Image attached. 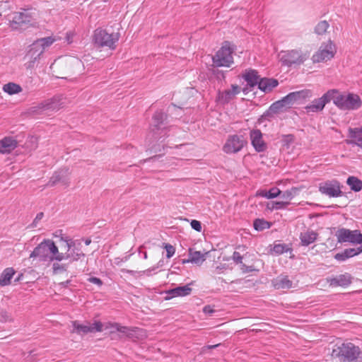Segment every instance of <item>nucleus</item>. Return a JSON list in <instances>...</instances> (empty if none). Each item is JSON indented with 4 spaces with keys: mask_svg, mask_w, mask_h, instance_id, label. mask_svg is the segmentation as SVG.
I'll return each mask as SVG.
<instances>
[{
    "mask_svg": "<svg viewBox=\"0 0 362 362\" xmlns=\"http://www.w3.org/2000/svg\"><path fill=\"white\" fill-rule=\"evenodd\" d=\"M250 137L251 144L257 152L261 153L266 151L267 146L263 140V135L259 129H256L251 130Z\"/></svg>",
    "mask_w": 362,
    "mask_h": 362,
    "instance_id": "15",
    "label": "nucleus"
},
{
    "mask_svg": "<svg viewBox=\"0 0 362 362\" xmlns=\"http://www.w3.org/2000/svg\"><path fill=\"white\" fill-rule=\"evenodd\" d=\"M240 269L243 273H248L255 271V269L254 268L253 266H247L245 264H242V265L240 266Z\"/></svg>",
    "mask_w": 362,
    "mask_h": 362,
    "instance_id": "50",
    "label": "nucleus"
},
{
    "mask_svg": "<svg viewBox=\"0 0 362 362\" xmlns=\"http://www.w3.org/2000/svg\"><path fill=\"white\" fill-rule=\"evenodd\" d=\"M15 274L16 271L13 267L6 268L0 274V286L9 285L11 284V280Z\"/></svg>",
    "mask_w": 362,
    "mask_h": 362,
    "instance_id": "30",
    "label": "nucleus"
},
{
    "mask_svg": "<svg viewBox=\"0 0 362 362\" xmlns=\"http://www.w3.org/2000/svg\"><path fill=\"white\" fill-rule=\"evenodd\" d=\"M192 291V289L189 284L182 286H177L166 291L167 296L165 297V299L169 300L175 297L187 296L191 293Z\"/></svg>",
    "mask_w": 362,
    "mask_h": 362,
    "instance_id": "20",
    "label": "nucleus"
},
{
    "mask_svg": "<svg viewBox=\"0 0 362 362\" xmlns=\"http://www.w3.org/2000/svg\"><path fill=\"white\" fill-rule=\"evenodd\" d=\"M253 226L256 230L262 231L264 229L269 228L271 223L264 219L257 218L254 221Z\"/></svg>",
    "mask_w": 362,
    "mask_h": 362,
    "instance_id": "39",
    "label": "nucleus"
},
{
    "mask_svg": "<svg viewBox=\"0 0 362 362\" xmlns=\"http://www.w3.org/2000/svg\"><path fill=\"white\" fill-rule=\"evenodd\" d=\"M279 196L284 199L290 200L292 198V193L291 192L287 190L285 192H281V194Z\"/></svg>",
    "mask_w": 362,
    "mask_h": 362,
    "instance_id": "54",
    "label": "nucleus"
},
{
    "mask_svg": "<svg viewBox=\"0 0 362 362\" xmlns=\"http://www.w3.org/2000/svg\"><path fill=\"white\" fill-rule=\"evenodd\" d=\"M361 349L353 343H342L341 345L335 346L332 349L331 356L340 361L356 362Z\"/></svg>",
    "mask_w": 362,
    "mask_h": 362,
    "instance_id": "2",
    "label": "nucleus"
},
{
    "mask_svg": "<svg viewBox=\"0 0 362 362\" xmlns=\"http://www.w3.org/2000/svg\"><path fill=\"white\" fill-rule=\"evenodd\" d=\"M43 216H44V214L42 212L38 213L36 215L34 221H33V223L31 224V226L33 227V228L36 227L37 225V223L43 218Z\"/></svg>",
    "mask_w": 362,
    "mask_h": 362,
    "instance_id": "51",
    "label": "nucleus"
},
{
    "mask_svg": "<svg viewBox=\"0 0 362 362\" xmlns=\"http://www.w3.org/2000/svg\"><path fill=\"white\" fill-rule=\"evenodd\" d=\"M62 180V177L59 173H55L49 179L47 186L53 187Z\"/></svg>",
    "mask_w": 362,
    "mask_h": 362,
    "instance_id": "45",
    "label": "nucleus"
},
{
    "mask_svg": "<svg viewBox=\"0 0 362 362\" xmlns=\"http://www.w3.org/2000/svg\"><path fill=\"white\" fill-rule=\"evenodd\" d=\"M332 93L327 92L321 98L315 99L310 105L305 107L307 113L318 112L322 111L325 105L329 103V97Z\"/></svg>",
    "mask_w": 362,
    "mask_h": 362,
    "instance_id": "17",
    "label": "nucleus"
},
{
    "mask_svg": "<svg viewBox=\"0 0 362 362\" xmlns=\"http://www.w3.org/2000/svg\"><path fill=\"white\" fill-rule=\"evenodd\" d=\"M247 143L243 135H229L223 146V151L227 154L236 153L240 151Z\"/></svg>",
    "mask_w": 362,
    "mask_h": 362,
    "instance_id": "8",
    "label": "nucleus"
},
{
    "mask_svg": "<svg viewBox=\"0 0 362 362\" xmlns=\"http://www.w3.org/2000/svg\"><path fill=\"white\" fill-rule=\"evenodd\" d=\"M347 185L354 192H359L362 189V181L354 176H350L346 180Z\"/></svg>",
    "mask_w": 362,
    "mask_h": 362,
    "instance_id": "35",
    "label": "nucleus"
},
{
    "mask_svg": "<svg viewBox=\"0 0 362 362\" xmlns=\"http://www.w3.org/2000/svg\"><path fill=\"white\" fill-rule=\"evenodd\" d=\"M319 190L322 194L330 197H339L342 193L339 182L336 180L328 181L321 184L319 187Z\"/></svg>",
    "mask_w": 362,
    "mask_h": 362,
    "instance_id": "13",
    "label": "nucleus"
},
{
    "mask_svg": "<svg viewBox=\"0 0 362 362\" xmlns=\"http://www.w3.org/2000/svg\"><path fill=\"white\" fill-rule=\"evenodd\" d=\"M62 240L66 242L67 246V252H69L72 249L80 250L81 242L80 240H74L69 238H62Z\"/></svg>",
    "mask_w": 362,
    "mask_h": 362,
    "instance_id": "40",
    "label": "nucleus"
},
{
    "mask_svg": "<svg viewBox=\"0 0 362 362\" xmlns=\"http://www.w3.org/2000/svg\"><path fill=\"white\" fill-rule=\"evenodd\" d=\"M288 250L286 244H276L273 247V252L276 255H281Z\"/></svg>",
    "mask_w": 362,
    "mask_h": 362,
    "instance_id": "44",
    "label": "nucleus"
},
{
    "mask_svg": "<svg viewBox=\"0 0 362 362\" xmlns=\"http://www.w3.org/2000/svg\"><path fill=\"white\" fill-rule=\"evenodd\" d=\"M334 54V45L331 41H329L325 47L321 46L319 50L313 55L312 61L313 63L327 62L333 58Z\"/></svg>",
    "mask_w": 362,
    "mask_h": 362,
    "instance_id": "11",
    "label": "nucleus"
},
{
    "mask_svg": "<svg viewBox=\"0 0 362 362\" xmlns=\"http://www.w3.org/2000/svg\"><path fill=\"white\" fill-rule=\"evenodd\" d=\"M209 252L202 253L200 251H194L192 249L189 250V259L188 262L192 263H194L197 264H202L206 259V255H208Z\"/></svg>",
    "mask_w": 362,
    "mask_h": 362,
    "instance_id": "31",
    "label": "nucleus"
},
{
    "mask_svg": "<svg viewBox=\"0 0 362 362\" xmlns=\"http://www.w3.org/2000/svg\"><path fill=\"white\" fill-rule=\"evenodd\" d=\"M291 105L288 103V100L286 99L285 96L281 100L274 103L270 106V110L274 113H277L282 111L284 108L290 107Z\"/></svg>",
    "mask_w": 362,
    "mask_h": 362,
    "instance_id": "33",
    "label": "nucleus"
},
{
    "mask_svg": "<svg viewBox=\"0 0 362 362\" xmlns=\"http://www.w3.org/2000/svg\"><path fill=\"white\" fill-rule=\"evenodd\" d=\"M327 92L332 93L329 97L328 98L329 102L332 100L334 104L337 107H339L340 110H344L346 95L341 93L339 90L336 89L329 90Z\"/></svg>",
    "mask_w": 362,
    "mask_h": 362,
    "instance_id": "21",
    "label": "nucleus"
},
{
    "mask_svg": "<svg viewBox=\"0 0 362 362\" xmlns=\"http://www.w3.org/2000/svg\"><path fill=\"white\" fill-rule=\"evenodd\" d=\"M259 194L267 199H274L281 194V191L277 187H273L268 191L262 190Z\"/></svg>",
    "mask_w": 362,
    "mask_h": 362,
    "instance_id": "38",
    "label": "nucleus"
},
{
    "mask_svg": "<svg viewBox=\"0 0 362 362\" xmlns=\"http://www.w3.org/2000/svg\"><path fill=\"white\" fill-rule=\"evenodd\" d=\"M233 46L228 41L224 42L222 47L212 57L214 65L217 67H230L233 63Z\"/></svg>",
    "mask_w": 362,
    "mask_h": 362,
    "instance_id": "4",
    "label": "nucleus"
},
{
    "mask_svg": "<svg viewBox=\"0 0 362 362\" xmlns=\"http://www.w3.org/2000/svg\"><path fill=\"white\" fill-rule=\"evenodd\" d=\"M241 88L238 85H231L230 89L225 90L223 91H218L217 96V101L223 105L228 103L232 100L236 95L240 93Z\"/></svg>",
    "mask_w": 362,
    "mask_h": 362,
    "instance_id": "16",
    "label": "nucleus"
},
{
    "mask_svg": "<svg viewBox=\"0 0 362 362\" xmlns=\"http://www.w3.org/2000/svg\"><path fill=\"white\" fill-rule=\"evenodd\" d=\"M121 272L122 273H128V274H134L136 272L135 271L129 270V269H122Z\"/></svg>",
    "mask_w": 362,
    "mask_h": 362,
    "instance_id": "57",
    "label": "nucleus"
},
{
    "mask_svg": "<svg viewBox=\"0 0 362 362\" xmlns=\"http://www.w3.org/2000/svg\"><path fill=\"white\" fill-rule=\"evenodd\" d=\"M317 233L308 230L305 232L300 233L299 238L303 246H308L311 243H314L317 240Z\"/></svg>",
    "mask_w": 362,
    "mask_h": 362,
    "instance_id": "27",
    "label": "nucleus"
},
{
    "mask_svg": "<svg viewBox=\"0 0 362 362\" xmlns=\"http://www.w3.org/2000/svg\"><path fill=\"white\" fill-rule=\"evenodd\" d=\"M291 105L288 103V100L286 99L285 96L281 100L274 103L270 106V110L274 113H277L282 111L284 108L290 107Z\"/></svg>",
    "mask_w": 362,
    "mask_h": 362,
    "instance_id": "34",
    "label": "nucleus"
},
{
    "mask_svg": "<svg viewBox=\"0 0 362 362\" xmlns=\"http://www.w3.org/2000/svg\"><path fill=\"white\" fill-rule=\"evenodd\" d=\"M67 267L68 264H59L58 262H55L52 264V269L54 274L66 272L67 270Z\"/></svg>",
    "mask_w": 362,
    "mask_h": 362,
    "instance_id": "43",
    "label": "nucleus"
},
{
    "mask_svg": "<svg viewBox=\"0 0 362 362\" xmlns=\"http://www.w3.org/2000/svg\"><path fill=\"white\" fill-rule=\"evenodd\" d=\"M352 276L349 273H345L334 277L327 279L330 286L332 287H347L352 283Z\"/></svg>",
    "mask_w": 362,
    "mask_h": 362,
    "instance_id": "18",
    "label": "nucleus"
},
{
    "mask_svg": "<svg viewBox=\"0 0 362 362\" xmlns=\"http://www.w3.org/2000/svg\"><path fill=\"white\" fill-rule=\"evenodd\" d=\"M81 64V61H79L78 59H75L74 60V64L77 65V66H80Z\"/></svg>",
    "mask_w": 362,
    "mask_h": 362,
    "instance_id": "59",
    "label": "nucleus"
},
{
    "mask_svg": "<svg viewBox=\"0 0 362 362\" xmlns=\"http://www.w3.org/2000/svg\"><path fill=\"white\" fill-rule=\"evenodd\" d=\"M56 41L57 38L53 36L36 40L30 45L27 56L30 58L33 62H35L40 58L46 49L49 48Z\"/></svg>",
    "mask_w": 362,
    "mask_h": 362,
    "instance_id": "6",
    "label": "nucleus"
},
{
    "mask_svg": "<svg viewBox=\"0 0 362 362\" xmlns=\"http://www.w3.org/2000/svg\"><path fill=\"white\" fill-rule=\"evenodd\" d=\"M62 256V260L69 259V262H73L74 261L78 260L81 257H85V254L80 250H76L75 249H72L69 252L64 254L60 252Z\"/></svg>",
    "mask_w": 362,
    "mask_h": 362,
    "instance_id": "32",
    "label": "nucleus"
},
{
    "mask_svg": "<svg viewBox=\"0 0 362 362\" xmlns=\"http://www.w3.org/2000/svg\"><path fill=\"white\" fill-rule=\"evenodd\" d=\"M72 326L74 327L73 332H76L78 334H86L90 332V328H88V325H82L80 324L78 321H73Z\"/></svg>",
    "mask_w": 362,
    "mask_h": 362,
    "instance_id": "37",
    "label": "nucleus"
},
{
    "mask_svg": "<svg viewBox=\"0 0 362 362\" xmlns=\"http://www.w3.org/2000/svg\"><path fill=\"white\" fill-rule=\"evenodd\" d=\"M118 40V33H108L103 29H96L94 31L93 42L98 47H107L110 49H115Z\"/></svg>",
    "mask_w": 362,
    "mask_h": 362,
    "instance_id": "5",
    "label": "nucleus"
},
{
    "mask_svg": "<svg viewBox=\"0 0 362 362\" xmlns=\"http://www.w3.org/2000/svg\"><path fill=\"white\" fill-rule=\"evenodd\" d=\"M311 96V91L310 90H302L299 91L292 92L286 96V99L292 105L295 102L310 98Z\"/></svg>",
    "mask_w": 362,
    "mask_h": 362,
    "instance_id": "25",
    "label": "nucleus"
},
{
    "mask_svg": "<svg viewBox=\"0 0 362 362\" xmlns=\"http://www.w3.org/2000/svg\"><path fill=\"white\" fill-rule=\"evenodd\" d=\"M362 252V245L357 248H347L340 253L334 255V259L339 262L346 261L350 257H353Z\"/></svg>",
    "mask_w": 362,
    "mask_h": 362,
    "instance_id": "23",
    "label": "nucleus"
},
{
    "mask_svg": "<svg viewBox=\"0 0 362 362\" xmlns=\"http://www.w3.org/2000/svg\"><path fill=\"white\" fill-rule=\"evenodd\" d=\"M219 346H220V344H215V345L205 346V347H204V349H214L216 347H218Z\"/></svg>",
    "mask_w": 362,
    "mask_h": 362,
    "instance_id": "58",
    "label": "nucleus"
},
{
    "mask_svg": "<svg viewBox=\"0 0 362 362\" xmlns=\"http://www.w3.org/2000/svg\"><path fill=\"white\" fill-rule=\"evenodd\" d=\"M278 84V81L276 79L264 78L260 80V82H259L258 88L261 90L267 93L276 87Z\"/></svg>",
    "mask_w": 362,
    "mask_h": 362,
    "instance_id": "29",
    "label": "nucleus"
},
{
    "mask_svg": "<svg viewBox=\"0 0 362 362\" xmlns=\"http://www.w3.org/2000/svg\"><path fill=\"white\" fill-rule=\"evenodd\" d=\"M272 284L276 289L290 288L293 284L287 276H278L273 280Z\"/></svg>",
    "mask_w": 362,
    "mask_h": 362,
    "instance_id": "28",
    "label": "nucleus"
},
{
    "mask_svg": "<svg viewBox=\"0 0 362 362\" xmlns=\"http://www.w3.org/2000/svg\"><path fill=\"white\" fill-rule=\"evenodd\" d=\"M167 119V115L162 111H156L153 116V124L151 126V131L155 136V139H160V138L167 135V129L162 128L164 121Z\"/></svg>",
    "mask_w": 362,
    "mask_h": 362,
    "instance_id": "10",
    "label": "nucleus"
},
{
    "mask_svg": "<svg viewBox=\"0 0 362 362\" xmlns=\"http://www.w3.org/2000/svg\"><path fill=\"white\" fill-rule=\"evenodd\" d=\"M287 136V137H292V136H291V135H288V136Z\"/></svg>",
    "mask_w": 362,
    "mask_h": 362,
    "instance_id": "64",
    "label": "nucleus"
},
{
    "mask_svg": "<svg viewBox=\"0 0 362 362\" xmlns=\"http://www.w3.org/2000/svg\"><path fill=\"white\" fill-rule=\"evenodd\" d=\"M191 227L198 231V232H200L202 230V224L200 223V221H197V220H192L191 221Z\"/></svg>",
    "mask_w": 362,
    "mask_h": 362,
    "instance_id": "49",
    "label": "nucleus"
},
{
    "mask_svg": "<svg viewBox=\"0 0 362 362\" xmlns=\"http://www.w3.org/2000/svg\"><path fill=\"white\" fill-rule=\"evenodd\" d=\"M59 97H54L52 98L45 100L37 106L30 108V112L33 114L40 113L46 110H57L62 106Z\"/></svg>",
    "mask_w": 362,
    "mask_h": 362,
    "instance_id": "12",
    "label": "nucleus"
},
{
    "mask_svg": "<svg viewBox=\"0 0 362 362\" xmlns=\"http://www.w3.org/2000/svg\"><path fill=\"white\" fill-rule=\"evenodd\" d=\"M90 243H91V240H90V239H86V240H85V244H86V245H90Z\"/></svg>",
    "mask_w": 362,
    "mask_h": 362,
    "instance_id": "60",
    "label": "nucleus"
},
{
    "mask_svg": "<svg viewBox=\"0 0 362 362\" xmlns=\"http://www.w3.org/2000/svg\"><path fill=\"white\" fill-rule=\"evenodd\" d=\"M33 21L32 13L28 9H23L13 13L10 25L13 30H22L33 25Z\"/></svg>",
    "mask_w": 362,
    "mask_h": 362,
    "instance_id": "7",
    "label": "nucleus"
},
{
    "mask_svg": "<svg viewBox=\"0 0 362 362\" xmlns=\"http://www.w3.org/2000/svg\"><path fill=\"white\" fill-rule=\"evenodd\" d=\"M274 206H275L274 205V202H272L267 204V207L268 209L272 211V210L276 209V207H274Z\"/></svg>",
    "mask_w": 362,
    "mask_h": 362,
    "instance_id": "55",
    "label": "nucleus"
},
{
    "mask_svg": "<svg viewBox=\"0 0 362 362\" xmlns=\"http://www.w3.org/2000/svg\"><path fill=\"white\" fill-rule=\"evenodd\" d=\"M88 328H90V333L100 332L103 331V325L100 321H95L92 324L88 322Z\"/></svg>",
    "mask_w": 362,
    "mask_h": 362,
    "instance_id": "42",
    "label": "nucleus"
},
{
    "mask_svg": "<svg viewBox=\"0 0 362 362\" xmlns=\"http://www.w3.org/2000/svg\"><path fill=\"white\" fill-rule=\"evenodd\" d=\"M205 313H212L214 310L210 308V306H205L203 309Z\"/></svg>",
    "mask_w": 362,
    "mask_h": 362,
    "instance_id": "56",
    "label": "nucleus"
},
{
    "mask_svg": "<svg viewBox=\"0 0 362 362\" xmlns=\"http://www.w3.org/2000/svg\"><path fill=\"white\" fill-rule=\"evenodd\" d=\"M164 247H165V249L166 250V252H167L166 257L167 258L172 257L174 255L175 252V247L173 245H170V244H165Z\"/></svg>",
    "mask_w": 362,
    "mask_h": 362,
    "instance_id": "47",
    "label": "nucleus"
},
{
    "mask_svg": "<svg viewBox=\"0 0 362 362\" xmlns=\"http://www.w3.org/2000/svg\"><path fill=\"white\" fill-rule=\"evenodd\" d=\"M336 237L339 243L362 244V233L358 230H351L342 228L336 232Z\"/></svg>",
    "mask_w": 362,
    "mask_h": 362,
    "instance_id": "9",
    "label": "nucleus"
},
{
    "mask_svg": "<svg viewBox=\"0 0 362 362\" xmlns=\"http://www.w3.org/2000/svg\"><path fill=\"white\" fill-rule=\"evenodd\" d=\"M348 132L349 139L346 140V143L362 148V127L349 128Z\"/></svg>",
    "mask_w": 362,
    "mask_h": 362,
    "instance_id": "19",
    "label": "nucleus"
},
{
    "mask_svg": "<svg viewBox=\"0 0 362 362\" xmlns=\"http://www.w3.org/2000/svg\"><path fill=\"white\" fill-rule=\"evenodd\" d=\"M288 204V202H274V207H276V210L281 209L285 208Z\"/></svg>",
    "mask_w": 362,
    "mask_h": 362,
    "instance_id": "53",
    "label": "nucleus"
},
{
    "mask_svg": "<svg viewBox=\"0 0 362 362\" xmlns=\"http://www.w3.org/2000/svg\"><path fill=\"white\" fill-rule=\"evenodd\" d=\"M70 281H66L65 282H63L62 284L64 286H67L69 284Z\"/></svg>",
    "mask_w": 362,
    "mask_h": 362,
    "instance_id": "61",
    "label": "nucleus"
},
{
    "mask_svg": "<svg viewBox=\"0 0 362 362\" xmlns=\"http://www.w3.org/2000/svg\"><path fill=\"white\" fill-rule=\"evenodd\" d=\"M362 102L358 95L349 93L346 95L344 110H357L361 107Z\"/></svg>",
    "mask_w": 362,
    "mask_h": 362,
    "instance_id": "22",
    "label": "nucleus"
},
{
    "mask_svg": "<svg viewBox=\"0 0 362 362\" xmlns=\"http://www.w3.org/2000/svg\"><path fill=\"white\" fill-rule=\"evenodd\" d=\"M358 362H362V356L358 360Z\"/></svg>",
    "mask_w": 362,
    "mask_h": 362,
    "instance_id": "63",
    "label": "nucleus"
},
{
    "mask_svg": "<svg viewBox=\"0 0 362 362\" xmlns=\"http://www.w3.org/2000/svg\"><path fill=\"white\" fill-rule=\"evenodd\" d=\"M3 90L9 95H13L22 91V88L15 83H8L3 86Z\"/></svg>",
    "mask_w": 362,
    "mask_h": 362,
    "instance_id": "36",
    "label": "nucleus"
},
{
    "mask_svg": "<svg viewBox=\"0 0 362 362\" xmlns=\"http://www.w3.org/2000/svg\"><path fill=\"white\" fill-rule=\"evenodd\" d=\"M243 256L240 255V252H236L235 251L233 253V256H232V259L233 260V262L237 264H240V266L242 265L243 263Z\"/></svg>",
    "mask_w": 362,
    "mask_h": 362,
    "instance_id": "48",
    "label": "nucleus"
},
{
    "mask_svg": "<svg viewBox=\"0 0 362 362\" xmlns=\"http://www.w3.org/2000/svg\"><path fill=\"white\" fill-rule=\"evenodd\" d=\"M279 57L283 66H298L303 64L309 58L310 53L304 52L301 49H288L281 51Z\"/></svg>",
    "mask_w": 362,
    "mask_h": 362,
    "instance_id": "3",
    "label": "nucleus"
},
{
    "mask_svg": "<svg viewBox=\"0 0 362 362\" xmlns=\"http://www.w3.org/2000/svg\"><path fill=\"white\" fill-rule=\"evenodd\" d=\"M11 320V317L6 310H1L0 311V322H6Z\"/></svg>",
    "mask_w": 362,
    "mask_h": 362,
    "instance_id": "46",
    "label": "nucleus"
},
{
    "mask_svg": "<svg viewBox=\"0 0 362 362\" xmlns=\"http://www.w3.org/2000/svg\"><path fill=\"white\" fill-rule=\"evenodd\" d=\"M30 258H37L40 262H51L54 260L61 262L63 257L54 242L51 239H45L35 247Z\"/></svg>",
    "mask_w": 362,
    "mask_h": 362,
    "instance_id": "1",
    "label": "nucleus"
},
{
    "mask_svg": "<svg viewBox=\"0 0 362 362\" xmlns=\"http://www.w3.org/2000/svg\"><path fill=\"white\" fill-rule=\"evenodd\" d=\"M88 281L92 284L98 285V286H101L103 285L102 280L97 277H90L88 279Z\"/></svg>",
    "mask_w": 362,
    "mask_h": 362,
    "instance_id": "52",
    "label": "nucleus"
},
{
    "mask_svg": "<svg viewBox=\"0 0 362 362\" xmlns=\"http://www.w3.org/2000/svg\"><path fill=\"white\" fill-rule=\"evenodd\" d=\"M18 142L12 137H5L0 141V153H8L16 148Z\"/></svg>",
    "mask_w": 362,
    "mask_h": 362,
    "instance_id": "26",
    "label": "nucleus"
},
{
    "mask_svg": "<svg viewBox=\"0 0 362 362\" xmlns=\"http://www.w3.org/2000/svg\"><path fill=\"white\" fill-rule=\"evenodd\" d=\"M110 327L115 329L116 331L125 334L129 338H134L136 334L140 332L138 327H129L122 326L118 323L110 324Z\"/></svg>",
    "mask_w": 362,
    "mask_h": 362,
    "instance_id": "24",
    "label": "nucleus"
},
{
    "mask_svg": "<svg viewBox=\"0 0 362 362\" xmlns=\"http://www.w3.org/2000/svg\"><path fill=\"white\" fill-rule=\"evenodd\" d=\"M144 259H147V252H144Z\"/></svg>",
    "mask_w": 362,
    "mask_h": 362,
    "instance_id": "62",
    "label": "nucleus"
},
{
    "mask_svg": "<svg viewBox=\"0 0 362 362\" xmlns=\"http://www.w3.org/2000/svg\"><path fill=\"white\" fill-rule=\"evenodd\" d=\"M243 78L247 82V85L243 89V92L247 94L249 91L252 90V88L256 86H259V82L262 79L258 74V72L255 69L246 70L245 74L243 75Z\"/></svg>",
    "mask_w": 362,
    "mask_h": 362,
    "instance_id": "14",
    "label": "nucleus"
},
{
    "mask_svg": "<svg viewBox=\"0 0 362 362\" xmlns=\"http://www.w3.org/2000/svg\"><path fill=\"white\" fill-rule=\"evenodd\" d=\"M329 25L327 21H322L315 26V32L317 35H323L326 33Z\"/></svg>",
    "mask_w": 362,
    "mask_h": 362,
    "instance_id": "41",
    "label": "nucleus"
}]
</instances>
